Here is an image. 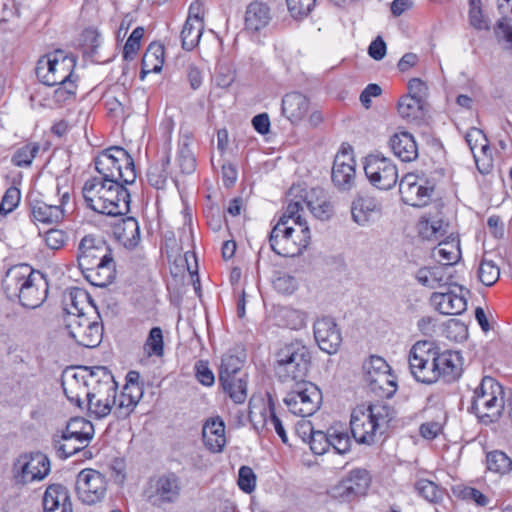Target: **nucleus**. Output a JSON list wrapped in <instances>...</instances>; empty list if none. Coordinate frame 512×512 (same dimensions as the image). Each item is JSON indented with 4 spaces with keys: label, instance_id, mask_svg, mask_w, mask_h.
<instances>
[{
    "label": "nucleus",
    "instance_id": "obj_1",
    "mask_svg": "<svg viewBox=\"0 0 512 512\" xmlns=\"http://www.w3.org/2000/svg\"><path fill=\"white\" fill-rule=\"evenodd\" d=\"M301 201H290L269 234L271 250L282 257H296L308 247L310 228L302 217Z\"/></svg>",
    "mask_w": 512,
    "mask_h": 512
},
{
    "label": "nucleus",
    "instance_id": "obj_2",
    "mask_svg": "<svg viewBox=\"0 0 512 512\" xmlns=\"http://www.w3.org/2000/svg\"><path fill=\"white\" fill-rule=\"evenodd\" d=\"M3 291L10 300H17L23 307H40L48 296V280L28 264L9 268L2 280Z\"/></svg>",
    "mask_w": 512,
    "mask_h": 512
},
{
    "label": "nucleus",
    "instance_id": "obj_3",
    "mask_svg": "<svg viewBox=\"0 0 512 512\" xmlns=\"http://www.w3.org/2000/svg\"><path fill=\"white\" fill-rule=\"evenodd\" d=\"M392 419L391 409L382 402L361 404L351 413L350 429L359 444L371 445L376 441L378 431Z\"/></svg>",
    "mask_w": 512,
    "mask_h": 512
},
{
    "label": "nucleus",
    "instance_id": "obj_4",
    "mask_svg": "<svg viewBox=\"0 0 512 512\" xmlns=\"http://www.w3.org/2000/svg\"><path fill=\"white\" fill-rule=\"evenodd\" d=\"M312 363L309 348L300 340L284 343L275 353L274 370L282 382L302 381Z\"/></svg>",
    "mask_w": 512,
    "mask_h": 512
},
{
    "label": "nucleus",
    "instance_id": "obj_5",
    "mask_svg": "<svg viewBox=\"0 0 512 512\" xmlns=\"http://www.w3.org/2000/svg\"><path fill=\"white\" fill-rule=\"evenodd\" d=\"M94 163L101 178L125 184L136 180L134 160L122 147L114 146L102 151Z\"/></svg>",
    "mask_w": 512,
    "mask_h": 512
},
{
    "label": "nucleus",
    "instance_id": "obj_6",
    "mask_svg": "<svg viewBox=\"0 0 512 512\" xmlns=\"http://www.w3.org/2000/svg\"><path fill=\"white\" fill-rule=\"evenodd\" d=\"M504 408V390L494 378L485 376L474 390L471 410L483 422L496 421Z\"/></svg>",
    "mask_w": 512,
    "mask_h": 512
},
{
    "label": "nucleus",
    "instance_id": "obj_7",
    "mask_svg": "<svg viewBox=\"0 0 512 512\" xmlns=\"http://www.w3.org/2000/svg\"><path fill=\"white\" fill-rule=\"evenodd\" d=\"M76 58L63 50H55L41 57L37 63L36 75L47 86L74 79Z\"/></svg>",
    "mask_w": 512,
    "mask_h": 512
},
{
    "label": "nucleus",
    "instance_id": "obj_8",
    "mask_svg": "<svg viewBox=\"0 0 512 512\" xmlns=\"http://www.w3.org/2000/svg\"><path fill=\"white\" fill-rule=\"evenodd\" d=\"M117 388V382L108 369L103 373H98L97 383L89 388L85 394L90 416L102 419L112 411L115 413Z\"/></svg>",
    "mask_w": 512,
    "mask_h": 512
},
{
    "label": "nucleus",
    "instance_id": "obj_9",
    "mask_svg": "<svg viewBox=\"0 0 512 512\" xmlns=\"http://www.w3.org/2000/svg\"><path fill=\"white\" fill-rule=\"evenodd\" d=\"M99 315L91 319L84 307L68 310L66 329L72 339L83 347H97L103 338V325L98 321Z\"/></svg>",
    "mask_w": 512,
    "mask_h": 512
},
{
    "label": "nucleus",
    "instance_id": "obj_10",
    "mask_svg": "<svg viewBox=\"0 0 512 512\" xmlns=\"http://www.w3.org/2000/svg\"><path fill=\"white\" fill-rule=\"evenodd\" d=\"M183 484L174 472H167L149 479L144 491L146 501L155 508L176 504L181 497Z\"/></svg>",
    "mask_w": 512,
    "mask_h": 512
},
{
    "label": "nucleus",
    "instance_id": "obj_11",
    "mask_svg": "<svg viewBox=\"0 0 512 512\" xmlns=\"http://www.w3.org/2000/svg\"><path fill=\"white\" fill-rule=\"evenodd\" d=\"M435 343L417 341L408 355L409 369L416 381L433 384L439 380V370L435 361Z\"/></svg>",
    "mask_w": 512,
    "mask_h": 512
},
{
    "label": "nucleus",
    "instance_id": "obj_12",
    "mask_svg": "<svg viewBox=\"0 0 512 512\" xmlns=\"http://www.w3.org/2000/svg\"><path fill=\"white\" fill-rule=\"evenodd\" d=\"M51 471L50 460L42 452L20 454L12 466V476L16 485L25 486L45 479Z\"/></svg>",
    "mask_w": 512,
    "mask_h": 512
},
{
    "label": "nucleus",
    "instance_id": "obj_13",
    "mask_svg": "<svg viewBox=\"0 0 512 512\" xmlns=\"http://www.w3.org/2000/svg\"><path fill=\"white\" fill-rule=\"evenodd\" d=\"M107 368L104 366H80L65 370L62 376V388L67 399L82 407V395L97 383L98 373H103Z\"/></svg>",
    "mask_w": 512,
    "mask_h": 512
},
{
    "label": "nucleus",
    "instance_id": "obj_14",
    "mask_svg": "<svg viewBox=\"0 0 512 512\" xmlns=\"http://www.w3.org/2000/svg\"><path fill=\"white\" fill-rule=\"evenodd\" d=\"M365 381L369 388L378 397L391 398L396 390V377L391 373V368L384 358L371 356L364 364Z\"/></svg>",
    "mask_w": 512,
    "mask_h": 512
},
{
    "label": "nucleus",
    "instance_id": "obj_15",
    "mask_svg": "<svg viewBox=\"0 0 512 512\" xmlns=\"http://www.w3.org/2000/svg\"><path fill=\"white\" fill-rule=\"evenodd\" d=\"M283 401L294 415L308 417L320 408L322 393L315 384L302 381L287 393Z\"/></svg>",
    "mask_w": 512,
    "mask_h": 512
},
{
    "label": "nucleus",
    "instance_id": "obj_16",
    "mask_svg": "<svg viewBox=\"0 0 512 512\" xmlns=\"http://www.w3.org/2000/svg\"><path fill=\"white\" fill-rule=\"evenodd\" d=\"M364 171L370 183L381 190H390L398 181L396 165L380 154L366 157Z\"/></svg>",
    "mask_w": 512,
    "mask_h": 512
},
{
    "label": "nucleus",
    "instance_id": "obj_17",
    "mask_svg": "<svg viewBox=\"0 0 512 512\" xmlns=\"http://www.w3.org/2000/svg\"><path fill=\"white\" fill-rule=\"evenodd\" d=\"M75 489L78 498L82 503L93 505L102 501L105 497L107 491V479L99 471L86 468L78 473Z\"/></svg>",
    "mask_w": 512,
    "mask_h": 512
},
{
    "label": "nucleus",
    "instance_id": "obj_18",
    "mask_svg": "<svg viewBox=\"0 0 512 512\" xmlns=\"http://www.w3.org/2000/svg\"><path fill=\"white\" fill-rule=\"evenodd\" d=\"M110 256H112L111 249L101 238L86 235L78 245L77 261L81 271L101 263Z\"/></svg>",
    "mask_w": 512,
    "mask_h": 512
},
{
    "label": "nucleus",
    "instance_id": "obj_19",
    "mask_svg": "<svg viewBox=\"0 0 512 512\" xmlns=\"http://www.w3.org/2000/svg\"><path fill=\"white\" fill-rule=\"evenodd\" d=\"M356 162L352 151L343 149L335 156L331 178L335 187L340 191H349L355 185Z\"/></svg>",
    "mask_w": 512,
    "mask_h": 512
},
{
    "label": "nucleus",
    "instance_id": "obj_20",
    "mask_svg": "<svg viewBox=\"0 0 512 512\" xmlns=\"http://www.w3.org/2000/svg\"><path fill=\"white\" fill-rule=\"evenodd\" d=\"M314 338L319 348L327 354H335L342 343L341 331L332 317L323 316L313 324Z\"/></svg>",
    "mask_w": 512,
    "mask_h": 512
},
{
    "label": "nucleus",
    "instance_id": "obj_21",
    "mask_svg": "<svg viewBox=\"0 0 512 512\" xmlns=\"http://www.w3.org/2000/svg\"><path fill=\"white\" fill-rule=\"evenodd\" d=\"M399 192L405 204L423 207L430 201L434 186H425L417 181L414 174H407L399 183Z\"/></svg>",
    "mask_w": 512,
    "mask_h": 512
},
{
    "label": "nucleus",
    "instance_id": "obj_22",
    "mask_svg": "<svg viewBox=\"0 0 512 512\" xmlns=\"http://www.w3.org/2000/svg\"><path fill=\"white\" fill-rule=\"evenodd\" d=\"M125 183L118 181H108L107 188L103 190L105 198L109 199L106 201L104 206H107L102 214L108 216H120L125 215L130 210V193L125 187Z\"/></svg>",
    "mask_w": 512,
    "mask_h": 512
},
{
    "label": "nucleus",
    "instance_id": "obj_23",
    "mask_svg": "<svg viewBox=\"0 0 512 512\" xmlns=\"http://www.w3.org/2000/svg\"><path fill=\"white\" fill-rule=\"evenodd\" d=\"M434 351L435 361L439 370V379L442 378L445 382L457 380L462 373L460 353L451 350L441 351L436 344Z\"/></svg>",
    "mask_w": 512,
    "mask_h": 512
},
{
    "label": "nucleus",
    "instance_id": "obj_24",
    "mask_svg": "<svg viewBox=\"0 0 512 512\" xmlns=\"http://www.w3.org/2000/svg\"><path fill=\"white\" fill-rule=\"evenodd\" d=\"M44 512H73L69 490L62 484L49 485L43 496Z\"/></svg>",
    "mask_w": 512,
    "mask_h": 512
},
{
    "label": "nucleus",
    "instance_id": "obj_25",
    "mask_svg": "<svg viewBox=\"0 0 512 512\" xmlns=\"http://www.w3.org/2000/svg\"><path fill=\"white\" fill-rule=\"evenodd\" d=\"M420 284L431 289L444 288L452 284L453 275L447 265L438 264L431 267H422L416 273Z\"/></svg>",
    "mask_w": 512,
    "mask_h": 512
},
{
    "label": "nucleus",
    "instance_id": "obj_26",
    "mask_svg": "<svg viewBox=\"0 0 512 512\" xmlns=\"http://www.w3.org/2000/svg\"><path fill=\"white\" fill-rule=\"evenodd\" d=\"M108 181L106 178L93 177L88 179L82 188L84 200L89 208L97 213H101L107 209L104 204L109 202L108 198L104 197L103 190L107 188Z\"/></svg>",
    "mask_w": 512,
    "mask_h": 512
},
{
    "label": "nucleus",
    "instance_id": "obj_27",
    "mask_svg": "<svg viewBox=\"0 0 512 512\" xmlns=\"http://www.w3.org/2000/svg\"><path fill=\"white\" fill-rule=\"evenodd\" d=\"M430 303L443 315H460L467 309L466 299L451 291L432 293Z\"/></svg>",
    "mask_w": 512,
    "mask_h": 512
},
{
    "label": "nucleus",
    "instance_id": "obj_28",
    "mask_svg": "<svg viewBox=\"0 0 512 512\" xmlns=\"http://www.w3.org/2000/svg\"><path fill=\"white\" fill-rule=\"evenodd\" d=\"M296 201H301L303 207L306 204L313 216L319 220H329L334 214L332 203L327 198L324 190L320 188H313L309 195H306L305 198L301 196Z\"/></svg>",
    "mask_w": 512,
    "mask_h": 512
},
{
    "label": "nucleus",
    "instance_id": "obj_29",
    "mask_svg": "<svg viewBox=\"0 0 512 512\" xmlns=\"http://www.w3.org/2000/svg\"><path fill=\"white\" fill-rule=\"evenodd\" d=\"M202 435L205 446L211 452H221L226 443L224 421L219 416L208 419L203 426Z\"/></svg>",
    "mask_w": 512,
    "mask_h": 512
},
{
    "label": "nucleus",
    "instance_id": "obj_30",
    "mask_svg": "<svg viewBox=\"0 0 512 512\" xmlns=\"http://www.w3.org/2000/svg\"><path fill=\"white\" fill-rule=\"evenodd\" d=\"M382 206L376 198L367 195H358L351 206V215L358 225L367 224L374 214H380Z\"/></svg>",
    "mask_w": 512,
    "mask_h": 512
},
{
    "label": "nucleus",
    "instance_id": "obj_31",
    "mask_svg": "<svg viewBox=\"0 0 512 512\" xmlns=\"http://www.w3.org/2000/svg\"><path fill=\"white\" fill-rule=\"evenodd\" d=\"M389 145L394 155L403 162H412L418 157V146L409 132L394 134L390 138Z\"/></svg>",
    "mask_w": 512,
    "mask_h": 512
},
{
    "label": "nucleus",
    "instance_id": "obj_32",
    "mask_svg": "<svg viewBox=\"0 0 512 512\" xmlns=\"http://www.w3.org/2000/svg\"><path fill=\"white\" fill-rule=\"evenodd\" d=\"M249 418L254 427L259 430L260 428L269 430L270 426L273 427L275 432L281 438L283 443L288 442V437L282 421L278 418L275 413L274 405L270 402L268 408H263L259 415L250 411Z\"/></svg>",
    "mask_w": 512,
    "mask_h": 512
},
{
    "label": "nucleus",
    "instance_id": "obj_33",
    "mask_svg": "<svg viewBox=\"0 0 512 512\" xmlns=\"http://www.w3.org/2000/svg\"><path fill=\"white\" fill-rule=\"evenodd\" d=\"M282 113L292 123L302 120L309 110L308 99L299 92L286 94L282 99Z\"/></svg>",
    "mask_w": 512,
    "mask_h": 512
},
{
    "label": "nucleus",
    "instance_id": "obj_34",
    "mask_svg": "<svg viewBox=\"0 0 512 512\" xmlns=\"http://www.w3.org/2000/svg\"><path fill=\"white\" fill-rule=\"evenodd\" d=\"M115 263L113 257L103 260L101 263L82 271L85 279L97 287H106L114 279Z\"/></svg>",
    "mask_w": 512,
    "mask_h": 512
},
{
    "label": "nucleus",
    "instance_id": "obj_35",
    "mask_svg": "<svg viewBox=\"0 0 512 512\" xmlns=\"http://www.w3.org/2000/svg\"><path fill=\"white\" fill-rule=\"evenodd\" d=\"M432 257L442 265L452 268L461 259L459 240L456 237L448 236L445 240L432 250Z\"/></svg>",
    "mask_w": 512,
    "mask_h": 512
},
{
    "label": "nucleus",
    "instance_id": "obj_36",
    "mask_svg": "<svg viewBox=\"0 0 512 512\" xmlns=\"http://www.w3.org/2000/svg\"><path fill=\"white\" fill-rule=\"evenodd\" d=\"M143 396L142 387H123L121 394H116L115 416L118 419L127 418L135 409Z\"/></svg>",
    "mask_w": 512,
    "mask_h": 512
},
{
    "label": "nucleus",
    "instance_id": "obj_37",
    "mask_svg": "<svg viewBox=\"0 0 512 512\" xmlns=\"http://www.w3.org/2000/svg\"><path fill=\"white\" fill-rule=\"evenodd\" d=\"M271 20L269 7L259 1L250 3L245 13V27L250 31H259L266 27Z\"/></svg>",
    "mask_w": 512,
    "mask_h": 512
},
{
    "label": "nucleus",
    "instance_id": "obj_38",
    "mask_svg": "<svg viewBox=\"0 0 512 512\" xmlns=\"http://www.w3.org/2000/svg\"><path fill=\"white\" fill-rule=\"evenodd\" d=\"M31 215L34 221L54 224L64 219L65 209L61 205H50L42 201H34L31 205Z\"/></svg>",
    "mask_w": 512,
    "mask_h": 512
},
{
    "label": "nucleus",
    "instance_id": "obj_39",
    "mask_svg": "<svg viewBox=\"0 0 512 512\" xmlns=\"http://www.w3.org/2000/svg\"><path fill=\"white\" fill-rule=\"evenodd\" d=\"M115 235L126 248H135L140 241V227L134 217H126L115 226Z\"/></svg>",
    "mask_w": 512,
    "mask_h": 512
},
{
    "label": "nucleus",
    "instance_id": "obj_40",
    "mask_svg": "<svg viewBox=\"0 0 512 512\" xmlns=\"http://www.w3.org/2000/svg\"><path fill=\"white\" fill-rule=\"evenodd\" d=\"M203 29L204 23L202 19L198 16L192 17L189 15L180 34L182 48L186 51L193 50L200 41Z\"/></svg>",
    "mask_w": 512,
    "mask_h": 512
},
{
    "label": "nucleus",
    "instance_id": "obj_41",
    "mask_svg": "<svg viewBox=\"0 0 512 512\" xmlns=\"http://www.w3.org/2000/svg\"><path fill=\"white\" fill-rule=\"evenodd\" d=\"M448 224L441 219H431L426 216L420 218L418 232L421 238L437 241L447 233Z\"/></svg>",
    "mask_w": 512,
    "mask_h": 512
},
{
    "label": "nucleus",
    "instance_id": "obj_42",
    "mask_svg": "<svg viewBox=\"0 0 512 512\" xmlns=\"http://www.w3.org/2000/svg\"><path fill=\"white\" fill-rule=\"evenodd\" d=\"M242 361L234 355H224L222 357L219 381L223 388L231 390V379L241 376Z\"/></svg>",
    "mask_w": 512,
    "mask_h": 512
},
{
    "label": "nucleus",
    "instance_id": "obj_43",
    "mask_svg": "<svg viewBox=\"0 0 512 512\" xmlns=\"http://www.w3.org/2000/svg\"><path fill=\"white\" fill-rule=\"evenodd\" d=\"M500 277V268L498 264L484 256L478 267V278L485 286L494 285Z\"/></svg>",
    "mask_w": 512,
    "mask_h": 512
},
{
    "label": "nucleus",
    "instance_id": "obj_44",
    "mask_svg": "<svg viewBox=\"0 0 512 512\" xmlns=\"http://www.w3.org/2000/svg\"><path fill=\"white\" fill-rule=\"evenodd\" d=\"M486 464L489 471L506 474L512 469V460L499 450L491 451L486 456Z\"/></svg>",
    "mask_w": 512,
    "mask_h": 512
},
{
    "label": "nucleus",
    "instance_id": "obj_45",
    "mask_svg": "<svg viewBox=\"0 0 512 512\" xmlns=\"http://www.w3.org/2000/svg\"><path fill=\"white\" fill-rule=\"evenodd\" d=\"M39 149L40 146L38 143H27L14 152L11 161L17 167H28L32 164Z\"/></svg>",
    "mask_w": 512,
    "mask_h": 512
},
{
    "label": "nucleus",
    "instance_id": "obj_46",
    "mask_svg": "<svg viewBox=\"0 0 512 512\" xmlns=\"http://www.w3.org/2000/svg\"><path fill=\"white\" fill-rule=\"evenodd\" d=\"M370 476L365 469L352 470L348 476V484L356 497L365 495L370 486Z\"/></svg>",
    "mask_w": 512,
    "mask_h": 512
},
{
    "label": "nucleus",
    "instance_id": "obj_47",
    "mask_svg": "<svg viewBox=\"0 0 512 512\" xmlns=\"http://www.w3.org/2000/svg\"><path fill=\"white\" fill-rule=\"evenodd\" d=\"M148 356L162 357L164 354L163 333L160 327H153L144 344Z\"/></svg>",
    "mask_w": 512,
    "mask_h": 512
},
{
    "label": "nucleus",
    "instance_id": "obj_48",
    "mask_svg": "<svg viewBox=\"0 0 512 512\" xmlns=\"http://www.w3.org/2000/svg\"><path fill=\"white\" fill-rule=\"evenodd\" d=\"M423 101L411 96H403L398 102V112L404 119H416L419 117Z\"/></svg>",
    "mask_w": 512,
    "mask_h": 512
},
{
    "label": "nucleus",
    "instance_id": "obj_49",
    "mask_svg": "<svg viewBox=\"0 0 512 512\" xmlns=\"http://www.w3.org/2000/svg\"><path fill=\"white\" fill-rule=\"evenodd\" d=\"M415 490L425 500L437 503L442 499V490L433 482L427 479H419L415 483Z\"/></svg>",
    "mask_w": 512,
    "mask_h": 512
},
{
    "label": "nucleus",
    "instance_id": "obj_50",
    "mask_svg": "<svg viewBox=\"0 0 512 512\" xmlns=\"http://www.w3.org/2000/svg\"><path fill=\"white\" fill-rule=\"evenodd\" d=\"M469 23L477 30H489L490 21L483 13L481 0H469Z\"/></svg>",
    "mask_w": 512,
    "mask_h": 512
},
{
    "label": "nucleus",
    "instance_id": "obj_51",
    "mask_svg": "<svg viewBox=\"0 0 512 512\" xmlns=\"http://www.w3.org/2000/svg\"><path fill=\"white\" fill-rule=\"evenodd\" d=\"M231 390L228 388H223L224 391L229 395V397L236 404H242L246 401L247 398V376L246 374H241L239 377H235L231 379Z\"/></svg>",
    "mask_w": 512,
    "mask_h": 512
},
{
    "label": "nucleus",
    "instance_id": "obj_52",
    "mask_svg": "<svg viewBox=\"0 0 512 512\" xmlns=\"http://www.w3.org/2000/svg\"><path fill=\"white\" fill-rule=\"evenodd\" d=\"M272 284L274 289L281 294H292L298 287L296 278L283 271L275 272Z\"/></svg>",
    "mask_w": 512,
    "mask_h": 512
},
{
    "label": "nucleus",
    "instance_id": "obj_53",
    "mask_svg": "<svg viewBox=\"0 0 512 512\" xmlns=\"http://www.w3.org/2000/svg\"><path fill=\"white\" fill-rule=\"evenodd\" d=\"M76 79L68 80L57 84V88L54 90L53 99L59 105L66 104L74 100L76 95Z\"/></svg>",
    "mask_w": 512,
    "mask_h": 512
},
{
    "label": "nucleus",
    "instance_id": "obj_54",
    "mask_svg": "<svg viewBox=\"0 0 512 512\" xmlns=\"http://www.w3.org/2000/svg\"><path fill=\"white\" fill-rule=\"evenodd\" d=\"M330 447L338 454L350 451L351 440L346 432L329 429Z\"/></svg>",
    "mask_w": 512,
    "mask_h": 512
},
{
    "label": "nucleus",
    "instance_id": "obj_55",
    "mask_svg": "<svg viewBox=\"0 0 512 512\" xmlns=\"http://www.w3.org/2000/svg\"><path fill=\"white\" fill-rule=\"evenodd\" d=\"M178 164L184 174H191L196 167L194 155L189 148L188 143L184 142L178 151Z\"/></svg>",
    "mask_w": 512,
    "mask_h": 512
},
{
    "label": "nucleus",
    "instance_id": "obj_56",
    "mask_svg": "<svg viewBox=\"0 0 512 512\" xmlns=\"http://www.w3.org/2000/svg\"><path fill=\"white\" fill-rule=\"evenodd\" d=\"M310 448L314 454L322 455L330 449L329 429L327 432L312 431L310 436Z\"/></svg>",
    "mask_w": 512,
    "mask_h": 512
},
{
    "label": "nucleus",
    "instance_id": "obj_57",
    "mask_svg": "<svg viewBox=\"0 0 512 512\" xmlns=\"http://www.w3.org/2000/svg\"><path fill=\"white\" fill-rule=\"evenodd\" d=\"M144 35V28L137 27L133 30L123 48V57L125 60H131L140 48V41Z\"/></svg>",
    "mask_w": 512,
    "mask_h": 512
},
{
    "label": "nucleus",
    "instance_id": "obj_58",
    "mask_svg": "<svg viewBox=\"0 0 512 512\" xmlns=\"http://www.w3.org/2000/svg\"><path fill=\"white\" fill-rule=\"evenodd\" d=\"M238 486L245 493H251L256 487V475L249 466L239 469Z\"/></svg>",
    "mask_w": 512,
    "mask_h": 512
},
{
    "label": "nucleus",
    "instance_id": "obj_59",
    "mask_svg": "<svg viewBox=\"0 0 512 512\" xmlns=\"http://www.w3.org/2000/svg\"><path fill=\"white\" fill-rule=\"evenodd\" d=\"M168 173L164 167L159 164L152 165L147 170L148 183L156 189L164 188L167 181Z\"/></svg>",
    "mask_w": 512,
    "mask_h": 512
},
{
    "label": "nucleus",
    "instance_id": "obj_60",
    "mask_svg": "<svg viewBox=\"0 0 512 512\" xmlns=\"http://www.w3.org/2000/svg\"><path fill=\"white\" fill-rule=\"evenodd\" d=\"M316 0H286L288 10L292 17L298 18L308 15Z\"/></svg>",
    "mask_w": 512,
    "mask_h": 512
},
{
    "label": "nucleus",
    "instance_id": "obj_61",
    "mask_svg": "<svg viewBox=\"0 0 512 512\" xmlns=\"http://www.w3.org/2000/svg\"><path fill=\"white\" fill-rule=\"evenodd\" d=\"M86 446L87 445H82L70 440H63V442L57 440L54 441V447L57 450V454L62 459H66L76 454L77 452L84 449Z\"/></svg>",
    "mask_w": 512,
    "mask_h": 512
},
{
    "label": "nucleus",
    "instance_id": "obj_62",
    "mask_svg": "<svg viewBox=\"0 0 512 512\" xmlns=\"http://www.w3.org/2000/svg\"><path fill=\"white\" fill-rule=\"evenodd\" d=\"M67 234L60 229H49L44 234V241L48 248L58 250L64 246L67 241Z\"/></svg>",
    "mask_w": 512,
    "mask_h": 512
},
{
    "label": "nucleus",
    "instance_id": "obj_63",
    "mask_svg": "<svg viewBox=\"0 0 512 512\" xmlns=\"http://www.w3.org/2000/svg\"><path fill=\"white\" fill-rule=\"evenodd\" d=\"M67 433L82 432V436L94 435V427L92 423L82 417L72 418L67 426Z\"/></svg>",
    "mask_w": 512,
    "mask_h": 512
},
{
    "label": "nucleus",
    "instance_id": "obj_64",
    "mask_svg": "<svg viewBox=\"0 0 512 512\" xmlns=\"http://www.w3.org/2000/svg\"><path fill=\"white\" fill-rule=\"evenodd\" d=\"M507 18H501L494 28L495 35L499 40H504L512 48V25Z\"/></svg>",
    "mask_w": 512,
    "mask_h": 512
}]
</instances>
